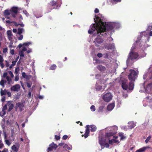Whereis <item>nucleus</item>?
<instances>
[{"label": "nucleus", "instance_id": "nucleus-1", "mask_svg": "<svg viewBox=\"0 0 152 152\" xmlns=\"http://www.w3.org/2000/svg\"><path fill=\"white\" fill-rule=\"evenodd\" d=\"M129 71V74L128 75V77L130 81L127 83L124 79V93L125 92L130 93L132 91L134 88L133 82L137 77L138 74L137 71H135L133 69H130Z\"/></svg>", "mask_w": 152, "mask_h": 152}, {"label": "nucleus", "instance_id": "nucleus-2", "mask_svg": "<svg viewBox=\"0 0 152 152\" xmlns=\"http://www.w3.org/2000/svg\"><path fill=\"white\" fill-rule=\"evenodd\" d=\"M132 47L131 50L128 56V58L126 60V64L127 67L131 66L133 63V60L139 58L138 55L137 53L133 52L132 51L135 49V44Z\"/></svg>", "mask_w": 152, "mask_h": 152}, {"label": "nucleus", "instance_id": "nucleus-3", "mask_svg": "<svg viewBox=\"0 0 152 152\" xmlns=\"http://www.w3.org/2000/svg\"><path fill=\"white\" fill-rule=\"evenodd\" d=\"M115 26V24L114 23H106L105 22L104 23V24L101 25L102 31H103V34L104 36L107 35L108 33L107 31H109L112 30Z\"/></svg>", "mask_w": 152, "mask_h": 152}, {"label": "nucleus", "instance_id": "nucleus-4", "mask_svg": "<svg viewBox=\"0 0 152 152\" xmlns=\"http://www.w3.org/2000/svg\"><path fill=\"white\" fill-rule=\"evenodd\" d=\"M91 30L94 32L96 31L97 35L99 36L100 35L104 36V34H103V31H102L101 25L97 24V23L95 22V23L93 24V26L91 28Z\"/></svg>", "mask_w": 152, "mask_h": 152}, {"label": "nucleus", "instance_id": "nucleus-5", "mask_svg": "<svg viewBox=\"0 0 152 152\" xmlns=\"http://www.w3.org/2000/svg\"><path fill=\"white\" fill-rule=\"evenodd\" d=\"M144 84V83L142 85L141 89L140 90V91L141 92H144L148 94L150 93V94H151V92H152V87L151 85L150 84H148L146 88H145Z\"/></svg>", "mask_w": 152, "mask_h": 152}, {"label": "nucleus", "instance_id": "nucleus-6", "mask_svg": "<svg viewBox=\"0 0 152 152\" xmlns=\"http://www.w3.org/2000/svg\"><path fill=\"white\" fill-rule=\"evenodd\" d=\"M95 17L94 18L95 22L97 23V24H99V25L104 24L103 20H104V18L102 14H99L98 15H95Z\"/></svg>", "mask_w": 152, "mask_h": 152}, {"label": "nucleus", "instance_id": "nucleus-7", "mask_svg": "<svg viewBox=\"0 0 152 152\" xmlns=\"http://www.w3.org/2000/svg\"><path fill=\"white\" fill-rule=\"evenodd\" d=\"M148 46V45L146 44H145L144 42H142L141 43V46L140 49L142 51V53H141L139 55H138L139 58H142L146 56V53L144 52L145 48Z\"/></svg>", "mask_w": 152, "mask_h": 152}, {"label": "nucleus", "instance_id": "nucleus-8", "mask_svg": "<svg viewBox=\"0 0 152 152\" xmlns=\"http://www.w3.org/2000/svg\"><path fill=\"white\" fill-rule=\"evenodd\" d=\"M18 7L13 6L10 10L11 15L13 18H15L18 13Z\"/></svg>", "mask_w": 152, "mask_h": 152}, {"label": "nucleus", "instance_id": "nucleus-9", "mask_svg": "<svg viewBox=\"0 0 152 152\" xmlns=\"http://www.w3.org/2000/svg\"><path fill=\"white\" fill-rule=\"evenodd\" d=\"M112 96L110 93L105 94L102 96L103 100L106 102H109L112 99Z\"/></svg>", "mask_w": 152, "mask_h": 152}, {"label": "nucleus", "instance_id": "nucleus-10", "mask_svg": "<svg viewBox=\"0 0 152 152\" xmlns=\"http://www.w3.org/2000/svg\"><path fill=\"white\" fill-rule=\"evenodd\" d=\"M103 39L102 38H100L99 36L96 39L94 42L95 43V46L98 47L99 46L100 44L103 42Z\"/></svg>", "mask_w": 152, "mask_h": 152}, {"label": "nucleus", "instance_id": "nucleus-11", "mask_svg": "<svg viewBox=\"0 0 152 152\" xmlns=\"http://www.w3.org/2000/svg\"><path fill=\"white\" fill-rule=\"evenodd\" d=\"M58 147V146L56 144L54 143V142H52L50 144L49 147L48 148L47 151H51L53 149H56Z\"/></svg>", "mask_w": 152, "mask_h": 152}, {"label": "nucleus", "instance_id": "nucleus-12", "mask_svg": "<svg viewBox=\"0 0 152 152\" xmlns=\"http://www.w3.org/2000/svg\"><path fill=\"white\" fill-rule=\"evenodd\" d=\"M20 86L19 84H16L12 86L10 88V90L11 91L18 92L20 89Z\"/></svg>", "mask_w": 152, "mask_h": 152}, {"label": "nucleus", "instance_id": "nucleus-13", "mask_svg": "<svg viewBox=\"0 0 152 152\" xmlns=\"http://www.w3.org/2000/svg\"><path fill=\"white\" fill-rule=\"evenodd\" d=\"M99 143L102 147V148L103 149L104 147L103 146H104V144L106 143V139L103 138L102 137L99 138Z\"/></svg>", "mask_w": 152, "mask_h": 152}, {"label": "nucleus", "instance_id": "nucleus-14", "mask_svg": "<svg viewBox=\"0 0 152 152\" xmlns=\"http://www.w3.org/2000/svg\"><path fill=\"white\" fill-rule=\"evenodd\" d=\"M89 126V125H88L86 126V127L85 133L84 134H82V137L84 136L85 138H87L89 136V134L90 132Z\"/></svg>", "mask_w": 152, "mask_h": 152}, {"label": "nucleus", "instance_id": "nucleus-15", "mask_svg": "<svg viewBox=\"0 0 152 152\" xmlns=\"http://www.w3.org/2000/svg\"><path fill=\"white\" fill-rule=\"evenodd\" d=\"M16 106L19 107L20 111H22L24 108V105L23 103L19 102L16 104Z\"/></svg>", "mask_w": 152, "mask_h": 152}, {"label": "nucleus", "instance_id": "nucleus-16", "mask_svg": "<svg viewBox=\"0 0 152 152\" xmlns=\"http://www.w3.org/2000/svg\"><path fill=\"white\" fill-rule=\"evenodd\" d=\"M115 134L113 132H110L106 133L105 134V138L110 140L111 137L113 136Z\"/></svg>", "mask_w": 152, "mask_h": 152}, {"label": "nucleus", "instance_id": "nucleus-17", "mask_svg": "<svg viewBox=\"0 0 152 152\" xmlns=\"http://www.w3.org/2000/svg\"><path fill=\"white\" fill-rule=\"evenodd\" d=\"M136 125V123L134 121H130L128 123V126L130 129H132Z\"/></svg>", "mask_w": 152, "mask_h": 152}, {"label": "nucleus", "instance_id": "nucleus-18", "mask_svg": "<svg viewBox=\"0 0 152 152\" xmlns=\"http://www.w3.org/2000/svg\"><path fill=\"white\" fill-rule=\"evenodd\" d=\"M7 105L9 106V108L8 109V111L9 112L11 111L14 107L13 104H12L11 102L10 101L7 102Z\"/></svg>", "mask_w": 152, "mask_h": 152}, {"label": "nucleus", "instance_id": "nucleus-19", "mask_svg": "<svg viewBox=\"0 0 152 152\" xmlns=\"http://www.w3.org/2000/svg\"><path fill=\"white\" fill-rule=\"evenodd\" d=\"M115 107V104L112 103L107 106V109L109 111L112 110Z\"/></svg>", "mask_w": 152, "mask_h": 152}, {"label": "nucleus", "instance_id": "nucleus-20", "mask_svg": "<svg viewBox=\"0 0 152 152\" xmlns=\"http://www.w3.org/2000/svg\"><path fill=\"white\" fill-rule=\"evenodd\" d=\"M149 147L147 146L141 148L138 150L136 151V152H143L145 151L147 149L149 148Z\"/></svg>", "mask_w": 152, "mask_h": 152}, {"label": "nucleus", "instance_id": "nucleus-21", "mask_svg": "<svg viewBox=\"0 0 152 152\" xmlns=\"http://www.w3.org/2000/svg\"><path fill=\"white\" fill-rule=\"evenodd\" d=\"M3 14L5 16L9 15L10 14L11 15L10 10L8 9L5 10Z\"/></svg>", "mask_w": 152, "mask_h": 152}, {"label": "nucleus", "instance_id": "nucleus-22", "mask_svg": "<svg viewBox=\"0 0 152 152\" xmlns=\"http://www.w3.org/2000/svg\"><path fill=\"white\" fill-rule=\"evenodd\" d=\"M97 68L101 72L104 71L105 70V67L103 66L102 65H99L97 67Z\"/></svg>", "mask_w": 152, "mask_h": 152}, {"label": "nucleus", "instance_id": "nucleus-23", "mask_svg": "<svg viewBox=\"0 0 152 152\" xmlns=\"http://www.w3.org/2000/svg\"><path fill=\"white\" fill-rule=\"evenodd\" d=\"M90 127L91 128L90 130L92 132H95L96 129V127L94 125H89V128Z\"/></svg>", "mask_w": 152, "mask_h": 152}, {"label": "nucleus", "instance_id": "nucleus-24", "mask_svg": "<svg viewBox=\"0 0 152 152\" xmlns=\"http://www.w3.org/2000/svg\"><path fill=\"white\" fill-rule=\"evenodd\" d=\"M7 35L8 38L10 40L11 39H12V38L11 36H12V32L10 30L7 31Z\"/></svg>", "mask_w": 152, "mask_h": 152}, {"label": "nucleus", "instance_id": "nucleus-25", "mask_svg": "<svg viewBox=\"0 0 152 152\" xmlns=\"http://www.w3.org/2000/svg\"><path fill=\"white\" fill-rule=\"evenodd\" d=\"M118 142V140H115L114 139H112L111 140H109V144L112 145L114 143H116Z\"/></svg>", "mask_w": 152, "mask_h": 152}, {"label": "nucleus", "instance_id": "nucleus-26", "mask_svg": "<svg viewBox=\"0 0 152 152\" xmlns=\"http://www.w3.org/2000/svg\"><path fill=\"white\" fill-rule=\"evenodd\" d=\"M0 92L1 96H2L4 95H6L7 93V91L6 89H4V90H3L1 89Z\"/></svg>", "mask_w": 152, "mask_h": 152}, {"label": "nucleus", "instance_id": "nucleus-27", "mask_svg": "<svg viewBox=\"0 0 152 152\" xmlns=\"http://www.w3.org/2000/svg\"><path fill=\"white\" fill-rule=\"evenodd\" d=\"M24 31V30L22 28H19L18 29V31L17 33V34H21L22 33L23 31Z\"/></svg>", "mask_w": 152, "mask_h": 152}, {"label": "nucleus", "instance_id": "nucleus-28", "mask_svg": "<svg viewBox=\"0 0 152 152\" xmlns=\"http://www.w3.org/2000/svg\"><path fill=\"white\" fill-rule=\"evenodd\" d=\"M121 0H109V1L113 4H116V3L120 2Z\"/></svg>", "mask_w": 152, "mask_h": 152}, {"label": "nucleus", "instance_id": "nucleus-29", "mask_svg": "<svg viewBox=\"0 0 152 152\" xmlns=\"http://www.w3.org/2000/svg\"><path fill=\"white\" fill-rule=\"evenodd\" d=\"M56 64H53L51 65L50 67V69L52 70H55L56 68Z\"/></svg>", "mask_w": 152, "mask_h": 152}, {"label": "nucleus", "instance_id": "nucleus-30", "mask_svg": "<svg viewBox=\"0 0 152 152\" xmlns=\"http://www.w3.org/2000/svg\"><path fill=\"white\" fill-rule=\"evenodd\" d=\"M6 79H7V84L8 85L10 84L11 83L12 81V79L11 78L7 76V77Z\"/></svg>", "mask_w": 152, "mask_h": 152}, {"label": "nucleus", "instance_id": "nucleus-31", "mask_svg": "<svg viewBox=\"0 0 152 152\" xmlns=\"http://www.w3.org/2000/svg\"><path fill=\"white\" fill-rule=\"evenodd\" d=\"M57 3H58L56 1H52L50 2V5L53 6L56 5L57 4Z\"/></svg>", "mask_w": 152, "mask_h": 152}, {"label": "nucleus", "instance_id": "nucleus-32", "mask_svg": "<svg viewBox=\"0 0 152 152\" xmlns=\"http://www.w3.org/2000/svg\"><path fill=\"white\" fill-rule=\"evenodd\" d=\"M12 149L14 152H17L18 151V149L15 145H13L12 146Z\"/></svg>", "mask_w": 152, "mask_h": 152}, {"label": "nucleus", "instance_id": "nucleus-33", "mask_svg": "<svg viewBox=\"0 0 152 152\" xmlns=\"http://www.w3.org/2000/svg\"><path fill=\"white\" fill-rule=\"evenodd\" d=\"M22 76L24 78H26V79H28L29 78L28 76L26 75V73L24 72H23L22 73Z\"/></svg>", "mask_w": 152, "mask_h": 152}, {"label": "nucleus", "instance_id": "nucleus-34", "mask_svg": "<svg viewBox=\"0 0 152 152\" xmlns=\"http://www.w3.org/2000/svg\"><path fill=\"white\" fill-rule=\"evenodd\" d=\"M6 82L5 80H2L0 82V84L3 87L4 86V83Z\"/></svg>", "mask_w": 152, "mask_h": 152}, {"label": "nucleus", "instance_id": "nucleus-35", "mask_svg": "<svg viewBox=\"0 0 152 152\" xmlns=\"http://www.w3.org/2000/svg\"><path fill=\"white\" fill-rule=\"evenodd\" d=\"M104 107L103 106H100L99 108L98 111L99 112H102L103 111Z\"/></svg>", "mask_w": 152, "mask_h": 152}, {"label": "nucleus", "instance_id": "nucleus-36", "mask_svg": "<svg viewBox=\"0 0 152 152\" xmlns=\"http://www.w3.org/2000/svg\"><path fill=\"white\" fill-rule=\"evenodd\" d=\"M4 146V145L2 143V141L0 140V149H1L2 148H3ZM0 152H1L0 151Z\"/></svg>", "mask_w": 152, "mask_h": 152}, {"label": "nucleus", "instance_id": "nucleus-37", "mask_svg": "<svg viewBox=\"0 0 152 152\" xmlns=\"http://www.w3.org/2000/svg\"><path fill=\"white\" fill-rule=\"evenodd\" d=\"M91 110L92 111H94L95 110V107L94 105L91 106L90 107Z\"/></svg>", "mask_w": 152, "mask_h": 152}, {"label": "nucleus", "instance_id": "nucleus-38", "mask_svg": "<svg viewBox=\"0 0 152 152\" xmlns=\"http://www.w3.org/2000/svg\"><path fill=\"white\" fill-rule=\"evenodd\" d=\"M26 84L27 85V86L29 88H30L31 86V85H32V83H31V82H27L26 83Z\"/></svg>", "mask_w": 152, "mask_h": 152}, {"label": "nucleus", "instance_id": "nucleus-39", "mask_svg": "<svg viewBox=\"0 0 152 152\" xmlns=\"http://www.w3.org/2000/svg\"><path fill=\"white\" fill-rule=\"evenodd\" d=\"M5 142L6 143V144L8 145H9L11 144V143L8 140H5Z\"/></svg>", "mask_w": 152, "mask_h": 152}, {"label": "nucleus", "instance_id": "nucleus-40", "mask_svg": "<svg viewBox=\"0 0 152 152\" xmlns=\"http://www.w3.org/2000/svg\"><path fill=\"white\" fill-rule=\"evenodd\" d=\"M20 36L18 38V40H22L23 38V36L22 34H19Z\"/></svg>", "mask_w": 152, "mask_h": 152}, {"label": "nucleus", "instance_id": "nucleus-41", "mask_svg": "<svg viewBox=\"0 0 152 152\" xmlns=\"http://www.w3.org/2000/svg\"><path fill=\"white\" fill-rule=\"evenodd\" d=\"M151 137L150 136H148L145 140V142L146 143H147L149 140L151 139Z\"/></svg>", "mask_w": 152, "mask_h": 152}, {"label": "nucleus", "instance_id": "nucleus-42", "mask_svg": "<svg viewBox=\"0 0 152 152\" xmlns=\"http://www.w3.org/2000/svg\"><path fill=\"white\" fill-rule=\"evenodd\" d=\"M152 28V25H149L148 26V28L147 29V30L148 31H151Z\"/></svg>", "mask_w": 152, "mask_h": 152}, {"label": "nucleus", "instance_id": "nucleus-43", "mask_svg": "<svg viewBox=\"0 0 152 152\" xmlns=\"http://www.w3.org/2000/svg\"><path fill=\"white\" fill-rule=\"evenodd\" d=\"M4 61V59L2 56L0 55V64L2 63Z\"/></svg>", "mask_w": 152, "mask_h": 152}, {"label": "nucleus", "instance_id": "nucleus-44", "mask_svg": "<svg viewBox=\"0 0 152 152\" xmlns=\"http://www.w3.org/2000/svg\"><path fill=\"white\" fill-rule=\"evenodd\" d=\"M19 68L18 67L16 68L15 69V73H16V74H18V73L19 71Z\"/></svg>", "mask_w": 152, "mask_h": 152}, {"label": "nucleus", "instance_id": "nucleus-45", "mask_svg": "<svg viewBox=\"0 0 152 152\" xmlns=\"http://www.w3.org/2000/svg\"><path fill=\"white\" fill-rule=\"evenodd\" d=\"M8 72L9 73V74L10 75L11 77L12 78L14 77L13 74L12 72L10 71H8Z\"/></svg>", "mask_w": 152, "mask_h": 152}, {"label": "nucleus", "instance_id": "nucleus-46", "mask_svg": "<svg viewBox=\"0 0 152 152\" xmlns=\"http://www.w3.org/2000/svg\"><path fill=\"white\" fill-rule=\"evenodd\" d=\"M19 55L21 57H24V56L23 52L22 51H21L19 52Z\"/></svg>", "mask_w": 152, "mask_h": 152}, {"label": "nucleus", "instance_id": "nucleus-47", "mask_svg": "<svg viewBox=\"0 0 152 152\" xmlns=\"http://www.w3.org/2000/svg\"><path fill=\"white\" fill-rule=\"evenodd\" d=\"M103 55L104 58H107L109 56L108 54L107 53L104 54Z\"/></svg>", "mask_w": 152, "mask_h": 152}, {"label": "nucleus", "instance_id": "nucleus-48", "mask_svg": "<svg viewBox=\"0 0 152 152\" xmlns=\"http://www.w3.org/2000/svg\"><path fill=\"white\" fill-rule=\"evenodd\" d=\"M119 135L121 137V140H122L124 139V136L123 135V134L122 133H119Z\"/></svg>", "mask_w": 152, "mask_h": 152}, {"label": "nucleus", "instance_id": "nucleus-49", "mask_svg": "<svg viewBox=\"0 0 152 152\" xmlns=\"http://www.w3.org/2000/svg\"><path fill=\"white\" fill-rule=\"evenodd\" d=\"M7 72H5V73H4V74H3V77H4V78H6L8 76H7Z\"/></svg>", "mask_w": 152, "mask_h": 152}, {"label": "nucleus", "instance_id": "nucleus-50", "mask_svg": "<svg viewBox=\"0 0 152 152\" xmlns=\"http://www.w3.org/2000/svg\"><path fill=\"white\" fill-rule=\"evenodd\" d=\"M68 138V136L66 135H64L62 137V139L64 140H66Z\"/></svg>", "mask_w": 152, "mask_h": 152}, {"label": "nucleus", "instance_id": "nucleus-51", "mask_svg": "<svg viewBox=\"0 0 152 152\" xmlns=\"http://www.w3.org/2000/svg\"><path fill=\"white\" fill-rule=\"evenodd\" d=\"M55 138L56 140H58L60 138V137L59 136L57 135H56L55 136Z\"/></svg>", "mask_w": 152, "mask_h": 152}, {"label": "nucleus", "instance_id": "nucleus-52", "mask_svg": "<svg viewBox=\"0 0 152 152\" xmlns=\"http://www.w3.org/2000/svg\"><path fill=\"white\" fill-rule=\"evenodd\" d=\"M7 48H4L3 49V51L4 53H5L7 52Z\"/></svg>", "mask_w": 152, "mask_h": 152}, {"label": "nucleus", "instance_id": "nucleus-53", "mask_svg": "<svg viewBox=\"0 0 152 152\" xmlns=\"http://www.w3.org/2000/svg\"><path fill=\"white\" fill-rule=\"evenodd\" d=\"M97 56L99 58L101 57L102 56V54L101 53H99L97 54Z\"/></svg>", "mask_w": 152, "mask_h": 152}, {"label": "nucleus", "instance_id": "nucleus-54", "mask_svg": "<svg viewBox=\"0 0 152 152\" xmlns=\"http://www.w3.org/2000/svg\"><path fill=\"white\" fill-rule=\"evenodd\" d=\"M104 146H105L106 148H109V147L110 146V145H109V144L108 143L106 142L104 144Z\"/></svg>", "mask_w": 152, "mask_h": 152}, {"label": "nucleus", "instance_id": "nucleus-55", "mask_svg": "<svg viewBox=\"0 0 152 152\" xmlns=\"http://www.w3.org/2000/svg\"><path fill=\"white\" fill-rule=\"evenodd\" d=\"M31 43L30 42H26L23 44V45L25 46H28Z\"/></svg>", "mask_w": 152, "mask_h": 152}, {"label": "nucleus", "instance_id": "nucleus-56", "mask_svg": "<svg viewBox=\"0 0 152 152\" xmlns=\"http://www.w3.org/2000/svg\"><path fill=\"white\" fill-rule=\"evenodd\" d=\"M10 53L12 55L14 54L15 53L14 50V49L11 50L10 51Z\"/></svg>", "mask_w": 152, "mask_h": 152}, {"label": "nucleus", "instance_id": "nucleus-57", "mask_svg": "<svg viewBox=\"0 0 152 152\" xmlns=\"http://www.w3.org/2000/svg\"><path fill=\"white\" fill-rule=\"evenodd\" d=\"M88 32L89 34H92L94 33V32L91 29H89L88 31Z\"/></svg>", "mask_w": 152, "mask_h": 152}, {"label": "nucleus", "instance_id": "nucleus-58", "mask_svg": "<svg viewBox=\"0 0 152 152\" xmlns=\"http://www.w3.org/2000/svg\"><path fill=\"white\" fill-rule=\"evenodd\" d=\"M7 96L8 97H10L11 96V93L10 92H7Z\"/></svg>", "mask_w": 152, "mask_h": 152}, {"label": "nucleus", "instance_id": "nucleus-59", "mask_svg": "<svg viewBox=\"0 0 152 152\" xmlns=\"http://www.w3.org/2000/svg\"><path fill=\"white\" fill-rule=\"evenodd\" d=\"M12 22L16 26H18V25H19V23H18L16 22L15 21H13Z\"/></svg>", "mask_w": 152, "mask_h": 152}, {"label": "nucleus", "instance_id": "nucleus-60", "mask_svg": "<svg viewBox=\"0 0 152 152\" xmlns=\"http://www.w3.org/2000/svg\"><path fill=\"white\" fill-rule=\"evenodd\" d=\"M7 105L5 104L4 105V106L3 107L2 110H5L7 109Z\"/></svg>", "mask_w": 152, "mask_h": 152}, {"label": "nucleus", "instance_id": "nucleus-61", "mask_svg": "<svg viewBox=\"0 0 152 152\" xmlns=\"http://www.w3.org/2000/svg\"><path fill=\"white\" fill-rule=\"evenodd\" d=\"M5 96H4L1 99V101L2 102H4L5 101Z\"/></svg>", "mask_w": 152, "mask_h": 152}, {"label": "nucleus", "instance_id": "nucleus-62", "mask_svg": "<svg viewBox=\"0 0 152 152\" xmlns=\"http://www.w3.org/2000/svg\"><path fill=\"white\" fill-rule=\"evenodd\" d=\"M8 151V149H7L4 148L2 151L1 152H7Z\"/></svg>", "mask_w": 152, "mask_h": 152}, {"label": "nucleus", "instance_id": "nucleus-63", "mask_svg": "<svg viewBox=\"0 0 152 152\" xmlns=\"http://www.w3.org/2000/svg\"><path fill=\"white\" fill-rule=\"evenodd\" d=\"M19 79V78L18 76H16L15 78V81H18Z\"/></svg>", "mask_w": 152, "mask_h": 152}, {"label": "nucleus", "instance_id": "nucleus-64", "mask_svg": "<svg viewBox=\"0 0 152 152\" xmlns=\"http://www.w3.org/2000/svg\"><path fill=\"white\" fill-rule=\"evenodd\" d=\"M99 10L97 8H96L95 10H94V12L95 13H98L99 12Z\"/></svg>", "mask_w": 152, "mask_h": 152}]
</instances>
